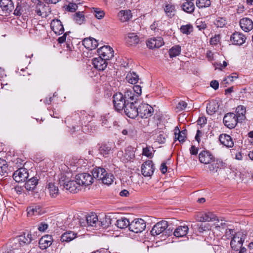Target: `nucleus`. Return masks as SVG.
<instances>
[{
	"mask_svg": "<svg viewBox=\"0 0 253 253\" xmlns=\"http://www.w3.org/2000/svg\"><path fill=\"white\" fill-rule=\"evenodd\" d=\"M113 102L116 110L122 111L127 103V100L125 99L124 94L121 92H117L113 96Z\"/></svg>",
	"mask_w": 253,
	"mask_h": 253,
	"instance_id": "39448f33",
	"label": "nucleus"
},
{
	"mask_svg": "<svg viewBox=\"0 0 253 253\" xmlns=\"http://www.w3.org/2000/svg\"><path fill=\"white\" fill-rule=\"evenodd\" d=\"M226 20L223 17H217L214 21V24L217 27L222 28L226 24Z\"/></svg>",
	"mask_w": 253,
	"mask_h": 253,
	"instance_id": "5fc2aeb1",
	"label": "nucleus"
},
{
	"mask_svg": "<svg viewBox=\"0 0 253 253\" xmlns=\"http://www.w3.org/2000/svg\"><path fill=\"white\" fill-rule=\"evenodd\" d=\"M99 57L109 60L114 56V50L110 46L104 45L97 50Z\"/></svg>",
	"mask_w": 253,
	"mask_h": 253,
	"instance_id": "ddd939ff",
	"label": "nucleus"
},
{
	"mask_svg": "<svg viewBox=\"0 0 253 253\" xmlns=\"http://www.w3.org/2000/svg\"><path fill=\"white\" fill-rule=\"evenodd\" d=\"M187 106V104L186 102L183 101H181L178 103L177 105V109L179 111L183 110L186 108Z\"/></svg>",
	"mask_w": 253,
	"mask_h": 253,
	"instance_id": "0e129e2a",
	"label": "nucleus"
},
{
	"mask_svg": "<svg viewBox=\"0 0 253 253\" xmlns=\"http://www.w3.org/2000/svg\"><path fill=\"white\" fill-rule=\"evenodd\" d=\"M86 223L88 226L96 227L99 224L97 216L96 214L88 215L85 218Z\"/></svg>",
	"mask_w": 253,
	"mask_h": 253,
	"instance_id": "58836bf2",
	"label": "nucleus"
},
{
	"mask_svg": "<svg viewBox=\"0 0 253 253\" xmlns=\"http://www.w3.org/2000/svg\"><path fill=\"white\" fill-rule=\"evenodd\" d=\"M59 184L60 187H63V190L68 191L71 193H76L80 190V186L75 179L68 180L65 177L61 176L59 180Z\"/></svg>",
	"mask_w": 253,
	"mask_h": 253,
	"instance_id": "f03ea898",
	"label": "nucleus"
},
{
	"mask_svg": "<svg viewBox=\"0 0 253 253\" xmlns=\"http://www.w3.org/2000/svg\"><path fill=\"white\" fill-rule=\"evenodd\" d=\"M50 27L52 30L56 35H61L64 32L63 25L61 22L58 19H53L50 23Z\"/></svg>",
	"mask_w": 253,
	"mask_h": 253,
	"instance_id": "412c9836",
	"label": "nucleus"
},
{
	"mask_svg": "<svg viewBox=\"0 0 253 253\" xmlns=\"http://www.w3.org/2000/svg\"><path fill=\"white\" fill-rule=\"evenodd\" d=\"M53 242L52 237L51 235H46L42 236L40 240L39 247L42 250H45L50 247Z\"/></svg>",
	"mask_w": 253,
	"mask_h": 253,
	"instance_id": "4be33fe9",
	"label": "nucleus"
},
{
	"mask_svg": "<svg viewBox=\"0 0 253 253\" xmlns=\"http://www.w3.org/2000/svg\"><path fill=\"white\" fill-rule=\"evenodd\" d=\"M77 234L73 231H69L64 233L60 237L62 242H70L76 238Z\"/></svg>",
	"mask_w": 253,
	"mask_h": 253,
	"instance_id": "2f4dec72",
	"label": "nucleus"
},
{
	"mask_svg": "<svg viewBox=\"0 0 253 253\" xmlns=\"http://www.w3.org/2000/svg\"><path fill=\"white\" fill-rule=\"evenodd\" d=\"M126 81L130 84H135L139 80L138 76L135 73H128L126 77Z\"/></svg>",
	"mask_w": 253,
	"mask_h": 253,
	"instance_id": "de8ad7c7",
	"label": "nucleus"
},
{
	"mask_svg": "<svg viewBox=\"0 0 253 253\" xmlns=\"http://www.w3.org/2000/svg\"><path fill=\"white\" fill-rule=\"evenodd\" d=\"M38 180L35 177H32L26 182L25 187L28 191L33 190L36 188Z\"/></svg>",
	"mask_w": 253,
	"mask_h": 253,
	"instance_id": "c03bdc74",
	"label": "nucleus"
},
{
	"mask_svg": "<svg viewBox=\"0 0 253 253\" xmlns=\"http://www.w3.org/2000/svg\"><path fill=\"white\" fill-rule=\"evenodd\" d=\"M32 240V235L31 233L29 232L24 233L23 234L17 236L12 240L13 245L12 247L14 249H18L22 245L30 243Z\"/></svg>",
	"mask_w": 253,
	"mask_h": 253,
	"instance_id": "20e7f679",
	"label": "nucleus"
},
{
	"mask_svg": "<svg viewBox=\"0 0 253 253\" xmlns=\"http://www.w3.org/2000/svg\"><path fill=\"white\" fill-rule=\"evenodd\" d=\"M245 36L240 32H234L230 37V41L235 45H241L245 42Z\"/></svg>",
	"mask_w": 253,
	"mask_h": 253,
	"instance_id": "aec40b11",
	"label": "nucleus"
},
{
	"mask_svg": "<svg viewBox=\"0 0 253 253\" xmlns=\"http://www.w3.org/2000/svg\"><path fill=\"white\" fill-rule=\"evenodd\" d=\"M246 108L242 105L238 106L236 109L235 114L241 122L246 119Z\"/></svg>",
	"mask_w": 253,
	"mask_h": 253,
	"instance_id": "a19ab883",
	"label": "nucleus"
},
{
	"mask_svg": "<svg viewBox=\"0 0 253 253\" xmlns=\"http://www.w3.org/2000/svg\"><path fill=\"white\" fill-rule=\"evenodd\" d=\"M182 9L189 13H192L195 9V5L193 1H186L182 5Z\"/></svg>",
	"mask_w": 253,
	"mask_h": 253,
	"instance_id": "a18cd8bd",
	"label": "nucleus"
},
{
	"mask_svg": "<svg viewBox=\"0 0 253 253\" xmlns=\"http://www.w3.org/2000/svg\"><path fill=\"white\" fill-rule=\"evenodd\" d=\"M28 216L38 215L44 212L42 207L38 205H34L28 207L27 209Z\"/></svg>",
	"mask_w": 253,
	"mask_h": 253,
	"instance_id": "b1692460",
	"label": "nucleus"
},
{
	"mask_svg": "<svg viewBox=\"0 0 253 253\" xmlns=\"http://www.w3.org/2000/svg\"><path fill=\"white\" fill-rule=\"evenodd\" d=\"M74 21L79 25L84 23L85 21V18L83 11H79L76 12L73 15Z\"/></svg>",
	"mask_w": 253,
	"mask_h": 253,
	"instance_id": "4c0bfd02",
	"label": "nucleus"
},
{
	"mask_svg": "<svg viewBox=\"0 0 253 253\" xmlns=\"http://www.w3.org/2000/svg\"><path fill=\"white\" fill-rule=\"evenodd\" d=\"M46 188L50 197L52 198L57 197L59 194V190L58 186L54 182H49Z\"/></svg>",
	"mask_w": 253,
	"mask_h": 253,
	"instance_id": "c85d7f7f",
	"label": "nucleus"
},
{
	"mask_svg": "<svg viewBox=\"0 0 253 253\" xmlns=\"http://www.w3.org/2000/svg\"><path fill=\"white\" fill-rule=\"evenodd\" d=\"M196 220L199 222H209L217 220V217L211 212H203L199 213L197 215Z\"/></svg>",
	"mask_w": 253,
	"mask_h": 253,
	"instance_id": "f3484780",
	"label": "nucleus"
},
{
	"mask_svg": "<svg viewBox=\"0 0 253 253\" xmlns=\"http://www.w3.org/2000/svg\"><path fill=\"white\" fill-rule=\"evenodd\" d=\"M31 7L26 1L18 2L14 14L16 15L27 16L30 13Z\"/></svg>",
	"mask_w": 253,
	"mask_h": 253,
	"instance_id": "6e6552de",
	"label": "nucleus"
},
{
	"mask_svg": "<svg viewBox=\"0 0 253 253\" xmlns=\"http://www.w3.org/2000/svg\"><path fill=\"white\" fill-rule=\"evenodd\" d=\"M47 227H48L47 224H46L45 223L42 222L40 224V225L38 226V229L40 231L43 232L47 228Z\"/></svg>",
	"mask_w": 253,
	"mask_h": 253,
	"instance_id": "338daca9",
	"label": "nucleus"
},
{
	"mask_svg": "<svg viewBox=\"0 0 253 253\" xmlns=\"http://www.w3.org/2000/svg\"><path fill=\"white\" fill-rule=\"evenodd\" d=\"M112 146L110 144H103L100 147L99 151L101 155L105 156L111 151Z\"/></svg>",
	"mask_w": 253,
	"mask_h": 253,
	"instance_id": "09e8293b",
	"label": "nucleus"
},
{
	"mask_svg": "<svg viewBox=\"0 0 253 253\" xmlns=\"http://www.w3.org/2000/svg\"><path fill=\"white\" fill-rule=\"evenodd\" d=\"M153 148L150 146H147L143 148L142 154L148 158H151L153 157Z\"/></svg>",
	"mask_w": 253,
	"mask_h": 253,
	"instance_id": "3c124183",
	"label": "nucleus"
},
{
	"mask_svg": "<svg viewBox=\"0 0 253 253\" xmlns=\"http://www.w3.org/2000/svg\"><path fill=\"white\" fill-rule=\"evenodd\" d=\"M8 169L6 162L0 159V175L2 176L6 173Z\"/></svg>",
	"mask_w": 253,
	"mask_h": 253,
	"instance_id": "6e6d98bb",
	"label": "nucleus"
},
{
	"mask_svg": "<svg viewBox=\"0 0 253 253\" xmlns=\"http://www.w3.org/2000/svg\"><path fill=\"white\" fill-rule=\"evenodd\" d=\"M114 179V176L112 174L106 172L105 175L102 176L101 180L103 184L110 185L112 184Z\"/></svg>",
	"mask_w": 253,
	"mask_h": 253,
	"instance_id": "49530a36",
	"label": "nucleus"
},
{
	"mask_svg": "<svg viewBox=\"0 0 253 253\" xmlns=\"http://www.w3.org/2000/svg\"><path fill=\"white\" fill-rule=\"evenodd\" d=\"M181 52V47L179 45H175L171 47L169 51L170 57H174L179 55Z\"/></svg>",
	"mask_w": 253,
	"mask_h": 253,
	"instance_id": "8fccbe9b",
	"label": "nucleus"
},
{
	"mask_svg": "<svg viewBox=\"0 0 253 253\" xmlns=\"http://www.w3.org/2000/svg\"><path fill=\"white\" fill-rule=\"evenodd\" d=\"M247 238V234L243 231L236 233L232 238L230 246L235 251H239L242 247L243 244Z\"/></svg>",
	"mask_w": 253,
	"mask_h": 253,
	"instance_id": "7ed1b4c3",
	"label": "nucleus"
},
{
	"mask_svg": "<svg viewBox=\"0 0 253 253\" xmlns=\"http://www.w3.org/2000/svg\"><path fill=\"white\" fill-rule=\"evenodd\" d=\"M81 113L82 114L81 117H80L79 114H75L72 117H68L66 119L65 123L68 125V127H71L74 131L79 127L75 124H77V122L81 121L83 125V123L85 124L86 123H88L91 120V116L87 114L85 111L81 112Z\"/></svg>",
	"mask_w": 253,
	"mask_h": 253,
	"instance_id": "f257e3e1",
	"label": "nucleus"
},
{
	"mask_svg": "<svg viewBox=\"0 0 253 253\" xmlns=\"http://www.w3.org/2000/svg\"><path fill=\"white\" fill-rule=\"evenodd\" d=\"M218 108L219 105L218 103L212 101L208 103L207 105V112L209 115H212L217 112Z\"/></svg>",
	"mask_w": 253,
	"mask_h": 253,
	"instance_id": "72a5a7b5",
	"label": "nucleus"
},
{
	"mask_svg": "<svg viewBox=\"0 0 253 253\" xmlns=\"http://www.w3.org/2000/svg\"><path fill=\"white\" fill-rule=\"evenodd\" d=\"M154 170V165L151 160H147L142 165L141 173L144 176H151L153 174Z\"/></svg>",
	"mask_w": 253,
	"mask_h": 253,
	"instance_id": "f8f14e48",
	"label": "nucleus"
},
{
	"mask_svg": "<svg viewBox=\"0 0 253 253\" xmlns=\"http://www.w3.org/2000/svg\"><path fill=\"white\" fill-rule=\"evenodd\" d=\"M123 157V161H129L133 160L135 157V154L132 148L131 147L126 148Z\"/></svg>",
	"mask_w": 253,
	"mask_h": 253,
	"instance_id": "ea45409f",
	"label": "nucleus"
},
{
	"mask_svg": "<svg viewBox=\"0 0 253 253\" xmlns=\"http://www.w3.org/2000/svg\"><path fill=\"white\" fill-rule=\"evenodd\" d=\"M180 31L183 34L188 35L193 31V26L191 24L182 25L180 27Z\"/></svg>",
	"mask_w": 253,
	"mask_h": 253,
	"instance_id": "4d7b16f0",
	"label": "nucleus"
},
{
	"mask_svg": "<svg viewBox=\"0 0 253 253\" xmlns=\"http://www.w3.org/2000/svg\"><path fill=\"white\" fill-rule=\"evenodd\" d=\"M197 27L199 30H203L206 28L207 25L205 22L200 21L199 23L198 21L196 22Z\"/></svg>",
	"mask_w": 253,
	"mask_h": 253,
	"instance_id": "69168bd1",
	"label": "nucleus"
},
{
	"mask_svg": "<svg viewBox=\"0 0 253 253\" xmlns=\"http://www.w3.org/2000/svg\"><path fill=\"white\" fill-rule=\"evenodd\" d=\"M125 99H126L127 102H129L128 99L131 101H134V103L136 102V100H137V97L135 94L133 90L131 88L127 89L126 91L125 92V94L124 95Z\"/></svg>",
	"mask_w": 253,
	"mask_h": 253,
	"instance_id": "37998d69",
	"label": "nucleus"
},
{
	"mask_svg": "<svg viewBox=\"0 0 253 253\" xmlns=\"http://www.w3.org/2000/svg\"><path fill=\"white\" fill-rule=\"evenodd\" d=\"M240 25L243 31L248 32L253 29V21L249 18H243L240 20Z\"/></svg>",
	"mask_w": 253,
	"mask_h": 253,
	"instance_id": "393cba45",
	"label": "nucleus"
},
{
	"mask_svg": "<svg viewBox=\"0 0 253 253\" xmlns=\"http://www.w3.org/2000/svg\"><path fill=\"white\" fill-rule=\"evenodd\" d=\"M36 7L35 12L39 16L42 17H46L51 12L50 8L48 5L39 1Z\"/></svg>",
	"mask_w": 253,
	"mask_h": 253,
	"instance_id": "4468645a",
	"label": "nucleus"
},
{
	"mask_svg": "<svg viewBox=\"0 0 253 253\" xmlns=\"http://www.w3.org/2000/svg\"><path fill=\"white\" fill-rule=\"evenodd\" d=\"M207 168L211 173H215L217 172L220 166V162L214 158L207 164Z\"/></svg>",
	"mask_w": 253,
	"mask_h": 253,
	"instance_id": "7c9ffc66",
	"label": "nucleus"
},
{
	"mask_svg": "<svg viewBox=\"0 0 253 253\" xmlns=\"http://www.w3.org/2000/svg\"><path fill=\"white\" fill-rule=\"evenodd\" d=\"M29 176L27 170L25 168H20L16 170L13 174V177L17 182H20L25 181Z\"/></svg>",
	"mask_w": 253,
	"mask_h": 253,
	"instance_id": "2eb2a0df",
	"label": "nucleus"
},
{
	"mask_svg": "<svg viewBox=\"0 0 253 253\" xmlns=\"http://www.w3.org/2000/svg\"><path fill=\"white\" fill-rule=\"evenodd\" d=\"M107 171L103 168H96L93 169L92 171V176L93 178L101 180L102 176L105 175Z\"/></svg>",
	"mask_w": 253,
	"mask_h": 253,
	"instance_id": "473e14b6",
	"label": "nucleus"
},
{
	"mask_svg": "<svg viewBox=\"0 0 253 253\" xmlns=\"http://www.w3.org/2000/svg\"><path fill=\"white\" fill-rule=\"evenodd\" d=\"M83 44L86 49L92 50L97 47L98 42L93 38H85L83 41Z\"/></svg>",
	"mask_w": 253,
	"mask_h": 253,
	"instance_id": "cd10ccee",
	"label": "nucleus"
},
{
	"mask_svg": "<svg viewBox=\"0 0 253 253\" xmlns=\"http://www.w3.org/2000/svg\"><path fill=\"white\" fill-rule=\"evenodd\" d=\"M164 44L163 39L161 37L151 38L146 42L147 46L150 49L159 48L163 45Z\"/></svg>",
	"mask_w": 253,
	"mask_h": 253,
	"instance_id": "dca6fc26",
	"label": "nucleus"
},
{
	"mask_svg": "<svg viewBox=\"0 0 253 253\" xmlns=\"http://www.w3.org/2000/svg\"><path fill=\"white\" fill-rule=\"evenodd\" d=\"M220 36L219 35H216L213 37L211 38L210 40L211 44L216 45L220 41Z\"/></svg>",
	"mask_w": 253,
	"mask_h": 253,
	"instance_id": "e2e57ef3",
	"label": "nucleus"
},
{
	"mask_svg": "<svg viewBox=\"0 0 253 253\" xmlns=\"http://www.w3.org/2000/svg\"><path fill=\"white\" fill-rule=\"evenodd\" d=\"M76 179L81 186L91 185L93 182V178L92 175L88 173H81L76 175Z\"/></svg>",
	"mask_w": 253,
	"mask_h": 253,
	"instance_id": "9d476101",
	"label": "nucleus"
},
{
	"mask_svg": "<svg viewBox=\"0 0 253 253\" xmlns=\"http://www.w3.org/2000/svg\"><path fill=\"white\" fill-rule=\"evenodd\" d=\"M196 6L199 8L208 7L211 5L210 0H196Z\"/></svg>",
	"mask_w": 253,
	"mask_h": 253,
	"instance_id": "603ef678",
	"label": "nucleus"
},
{
	"mask_svg": "<svg viewBox=\"0 0 253 253\" xmlns=\"http://www.w3.org/2000/svg\"><path fill=\"white\" fill-rule=\"evenodd\" d=\"M146 228V223L142 219H135L130 222L129 230L135 233H141Z\"/></svg>",
	"mask_w": 253,
	"mask_h": 253,
	"instance_id": "0eeeda50",
	"label": "nucleus"
},
{
	"mask_svg": "<svg viewBox=\"0 0 253 253\" xmlns=\"http://www.w3.org/2000/svg\"><path fill=\"white\" fill-rule=\"evenodd\" d=\"M213 158L214 156L208 151L203 150L199 154V161L205 165L210 163Z\"/></svg>",
	"mask_w": 253,
	"mask_h": 253,
	"instance_id": "5701e85b",
	"label": "nucleus"
},
{
	"mask_svg": "<svg viewBox=\"0 0 253 253\" xmlns=\"http://www.w3.org/2000/svg\"><path fill=\"white\" fill-rule=\"evenodd\" d=\"M164 11L167 16L171 18L175 14V6L171 3L166 4L164 7Z\"/></svg>",
	"mask_w": 253,
	"mask_h": 253,
	"instance_id": "f704fd0d",
	"label": "nucleus"
},
{
	"mask_svg": "<svg viewBox=\"0 0 253 253\" xmlns=\"http://www.w3.org/2000/svg\"><path fill=\"white\" fill-rule=\"evenodd\" d=\"M238 78V75L236 73H232L230 76H229L225 78L223 82L224 84H228L229 82H232L234 81V79H236Z\"/></svg>",
	"mask_w": 253,
	"mask_h": 253,
	"instance_id": "13d9d810",
	"label": "nucleus"
},
{
	"mask_svg": "<svg viewBox=\"0 0 253 253\" xmlns=\"http://www.w3.org/2000/svg\"><path fill=\"white\" fill-rule=\"evenodd\" d=\"M115 224L118 228L124 229L127 227H129L130 222L127 218L126 217H121L117 219Z\"/></svg>",
	"mask_w": 253,
	"mask_h": 253,
	"instance_id": "79ce46f5",
	"label": "nucleus"
},
{
	"mask_svg": "<svg viewBox=\"0 0 253 253\" xmlns=\"http://www.w3.org/2000/svg\"><path fill=\"white\" fill-rule=\"evenodd\" d=\"M189 228L187 226H180L176 228L173 234L177 237H182L187 235Z\"/></svg>",
	"mask_w": 253,
	"mask_h": 253,
	"instance_id": "c9c22d12",
	"label": "nucleus"
},
{
	"mask_svg": "<svg viewBox=\"0 0 253 253\" xmlns=\"http://www.w3.org/2000/svg\"><path fill=\"white\" fill-rule=\"evenodd\" d=\"M91 12L98 19L103 18L105 15V12L104 11L99 8H93Z\"/></svg>",
	"mask_w": 253,
	"mask_h": 253,
	"instance_id": "864d4df0",
	"label": "nucleus"
},
{
	"mask_svg": "<svg viewBox=\"0 0 253 253\" xmlns=\"http://www.w3.org/2000/svg\"><path fill=\"white\" fill-rule=\"evenodd\" d=\"M186 137L184 134H182L181 133L178 132V133L176 132H175V140H178L179 142L183 143L185 141V139Z\"/></svg>",
	"mask_w": 253,
	"mask_h": 253,
	"instance_id": "680f3d73",
	"label": "nucleus"
},
{
	"mask_svg": "<svg viewBox=\"0 0 253 253\" xmlns=\"http://www.w3.org/2000/svg\"><path fill=\"white\" fill-rule=\"evenodd\" d=\"M168 227V222L163 220L158 222L152 228L151 233L153 236H157L163 233Z\"/></svg>",
	"mask_w": 253,
	"mask_h": 253,
	"instance_id": "a211bd4d",
	"label": "nucleus"
},
{
	"mask_svg": "<svg viewBox=\"0 0 253 253\" xmlns=\"http://www.w3.org/2000/svg\"><path fill=\"white\" fill-rule=\"evenodd\" d=\"M138 116L141 118H148L151 117L154 112L152 106L146 103H141L138 107Z\"/></svg>",
	"mask_w": 253,
	"mask_h": 253,
	"instance_id": "1a4fd4ad",
	"label": "nucleus"
},
{
	"mask_svg": "<svg viewBox=\"0 0 253 253\" xmlns=\"http://www.w3.org/2000/svg\"><path fill=\"white\" fill-rule=\"evenodd\" d=\"M223 121L224 125L230 129L234 128L238 123L241 122L234 113H228L225 114Z\"/></svg>",
	"mask_w": 253,
	"mask_h": 253,
	"instance_id": "423d86ee",
	"label": "nucleus"
},
{
	"mask_svg": "<svg viewBox=\"0 0 253 253\" xmlns=\"http://www.w3.org/2000/svg\"><path fill=\"white\" fill-rule=\"evenodd\" d=\"M210 85L214 89L216 90L219 87L218 82L216 80H213L211 81L210 83Z\"/></svg>",
	"mask_w": 253,
	"mask_h": 253,
	"instance_id": "774afa93",
	"label": "nucleus"
},
{
	"mask_svg": "<svg viewBox=\"0 0 253 253\" xmlns=\"http://www.w3.org/2000/svg\"><path fill=\"white\" fill-rule=\"evenodd\" d=\"M126 42L129 45H135L140 42L139 36L134 33H129L126 37Z\"/></svg>",
	"mask_w": 253,
	"mask_h": 253,
	"instance_id": "bb28decb",
	"label": "nucleus"
},
{
	"mask_svg": "<svg viewBox=\"0 0 253 253\" xmlns=\"http://www.w3.org/2000/svg\"><path fill=\"white\" fill-rule=\"evenodd\" d=\"M118 16L120 20L122 22H125L129 20L131 17V12L129 10H121L120 11Z\"/></svg>",
	"mask_w": 253,
	"mask_h": 253,
	"instance_id": "e433bc0d",
	"label": "nucleus"
},
{
	"mask_svg": "<svg viewBox=\"0 0 253 253\" xmlns=\"http://www.w3.org/2000/svg\"><path fill=\"white\" fill-rule=\"evenodd\" d=\"M107 61V60L98 56L93 58L92 63L95 69L99 71H104L108 65Z\"/></svg>",
	"mask_w": 253,
	"mask_h": 253,
	"instance_id": "6ab92c4d",
	"label": "nucleus"
},
{
	"mask_svg": "<svg viewBox=\"0 0 253 253\" xmlns=\"http://www.w3.org/2000/svg\"><path fill=\"white\" fill-rule=\"evenodd\" d=\"M135 94L138 97L142 92L141 87L139 85H134L133 88H131Z\"/></svg>",
	"mask_w": 253,
	"mask_h": 253,
	"instance_id": "052dcab7",
	"label": "nucleus"
},
{
	"mask_svg": "<svg viewBox=\"0 0 253 253\" xmlns=\"http://www.w3.org/2000/svg\"><path fill=\"white\" fill-rule=\"evenodd\" d=\"M219 140L220 143L226 147H232L234 145L233 141L229 135L221 134L219 135Z\"/></svg>",
	"mask_w": 253,
	"mask_h": 253,
	"instance_id": "a878e982",
	"label": "nucleus"
},
{
	"mask_svg": "<svg viewBox=\"0 0 253 253\" xmlns=\"http://www.w3.org/2000/svg\"><path fill=\"white\" fill-rule=\"evenodd\" d=\"M123 109L125 114L131 119H134L138 116V107L133 102H127Z\"/></svg>",
	"mask_w": 253,
	"mask_h": 253,
	"instance_id": "9b49d317",
	"label": "nucleus"
},
{
	"mask_svg": "<svg viewBox=\"0 0 253 253\" xmlns=\"http://www.w3.org/2000/svg\"><path fill=\"white\" fill-rule=\"evenodd\" d=\"M78 9V5L76 3H69L67 6L66 10L68 11L74 12Z\"/></svg>",
	"mask_w": 253,
	"mask_h": 253,
	"instance_id": "bf43d9fd",
	"label": "nucleus"
},
{
	"mask_svg": "<svg viewBox=\"0 0 253 253\" xmlns=\"http://www.w3.org/2000/svg\"><path fill=\"white\" fill-rule=\"evenodd\" d=\"M0 7L3 11L9 13L13 10L14 5L11 0H0Z\"/></svg>",
	"mask_w": 253,
	"mask_h": 253,
	"instance_id": "c756f323",
	"label": "nucleus"
}]
</instances>
